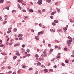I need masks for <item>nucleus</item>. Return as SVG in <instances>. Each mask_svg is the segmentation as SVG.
<instances>
[{"label": "nucleus", "instance_id": "f257e3e1", "mask_svg": "<svg viewBox=\"0 0 74 74\" xmlns=\"http://www.w3.org/2000/svg\"><path fill=\"white\" fill-rule=\"evenodd\" d=\"M66 42H67V44L68 45V46H69L70 44V43L71 42H73V40H68Z\"/></svg>", "mask_w": 74, "mask_h": 74}, {"label": "nucleus", "instance_id": "f03ea898", "mask_svg": "<svg viewBox=\"0 0 74 74\" xmlns=\"http://www.w3.org/2000/svg\"><path fill=\"white\" fill-rule=\"evenodd\" d=\"M16 55H17V56H20V54L19 53V51H16Z\"/></svg>", "mask_w": 74, "mask_h": 74}, {"label": "nucleus", "instance_id": "7ed1b4c3", "mask_svg": "<svg viewBox=\"0 0 74 74\" xmlns=\"http://www.w3.org/2000/svg\"><path fill=\"white\" fill-rule=\"evenodd\" d=\"M10 42L9 44V45H11L12 44V40H11L10 41Z\"/></svg>", "mask_w": 74, "mask_h": 74}, {"label": "nucleus", "instance_id": "20e7f679", "mask_svg": "<svg viewBox=\"0 0 74 74\" xmlns=\"http://www.w3.org/2000/svg\"><path fill=\"white\" fill-rule=\"evenodd\" d=\"M18 8L19 9H20V10H21V9H22V8H21V6H20V5H19V4H18Z\"/></svg>", "mask_w": 74, "mask_h": 74}, {"label": "nucleus", "instance_id": "39448f33", "mask_svg": "<svg viewBox=\"0 0 74 74\" xmlns=\"http://www.w3.org/2000/svg\"><path fill=\"white\" fill-rule=\"evenodd\" d=\"M4 0H0V3H3Z\"/></svg>", "mask_w": 74, "mask_h": 74}, {"label": "nucleus", "instance_id": "423d86ee", "mask_svg": "<svg viewBox=\"0 0 74 74\" xmlns=\"http://www.w3.org/2000/svg\"><path fill=\"white\" fill-rule=\"evenodd\" d=\"M38 36H35V38L36 40H39V38H38Z\"/></svg>", "mask_w": 74, "mask_h": 74}, {"label": "nucleus", "instance_id": "0eeeda50", "mask_svg": "<svg viewBox=\"0 0 74 74\" xmlns=\"http://www.w3.org/2000/svg\"><path fill=\"white\" fill-rule=\"evenodd\" d=\"M22 35L21 34H20L19 35H18V37H22Z\"/></svg>", "mask_w": 74, "mask_h": 74}, {"label": "nucleus", "instance_id": "6e6552de", "mask_svg": "<svg viewBox=\"0 0 74 74\" xmlns=\"http://www.w3.org/2000/svg\"><path fill=\"white\" fill-rule=\"evenodd\" d=\"M56 9L57 10V12H60V9H58V8H56Z\"/></svg>", "mask_w": 74, "mask_h": 74}, {"label": "nucleus", "instance_id": "1a4fd4ad", "mask_svg": "<svg viewBox=\"0 0 74 74\" xmlns=\"http://www.w3.org/2000/svg\"><path fill=\"white\" fill-rule=\"evenodd\" d=\"M47 52V49H45V51L43 52V53L44 54H45L46 53V52Z\"/></svg>", "mask_w": 74, "mask_h": 74}, {"label": "nucleus", "instance_id": "9d476101", "mask_svg": "<svg viewBox=\"0 0 74 74\" xmlns=\"http://www.w3.org/2000/svg\"><path fill=\"white\" fill-rule=\"evenodd\" d=\"M7 74H10V73H12V71H9L8 72H7L6 73Z\"/></svg>", "mask_w": 74, "mask_h": 74}, {"label": "nucleus", "instance_id": "9b49d317", "mask_svg": "<svg viewBox=\"0 0 74 74\" xmlns=\"http://www.w3.org/2000/svg\"><path fill=\"white\" fill-rule=\"evenodd\" d=\"M29 12H33L34 11L32 9H30L29 10Z\"/></svg>", "mask_w": 74, "mask_h": 74}, {"label": "nucleus", "instance_id": "f8f14e48", "mask_svg": "<svg viewBox=\"0 0 74 74\" xmlns=\"http://www.w3.org/2000/svg\"><path fill=\"white\" fill-rule=\"evenodd\" d=\"M46 1L48 2V3H51V0H47Z\"/></svg>", "mask_w": 74, "mask_h": 74}, {"label": "nucleus", "instance_id": "ddd939ff", "mask_svg": "<svg viewBox=\"0 0 74 74\" xmlns=\"http://www.w3.org/2000/svg\"><path fill=\"white\" fill-rule=\"evenodd\" d=\"M37 66H40L41 65V63L40 62H38L37 64Z\"/></svg>", "mask_w": 74, "mask_h": 74}, {"label": "nucleus", "instance_id": "4468645a", "mask_svg": "<svg viewBox=\"0 0 74 74\" xmlns=\"http://www.w3.org/2000/svg\"><path fill=\"white\" fill-rule=\"evenodd\" d=\"M54 22H55V23H58V20L56 21V20H55Z\"/></svg>", "mask_w": 74, "mask_h": 74}, {"label": "nucleus", "instance_id": "2eb2a0df", "mask_svg": "<svg viewBox=\"0 0 74 74\" xmlns=\"http://www.w3.org/2000/svg\"><path fill=\"white\" fill-rule=\"evenodd\" d=\"M35 56L36 58H38L39 56H38V54H36L35 55Z\"/></svg>", "mask_w": 74, "mask_h": 74}, {"label": "nucleus", "instance_id": "dca6fc26", "mask_svg": "<svg viewBox=\"0 0 74 74\" xmlns=\"http://www.w3.org/2000/svg\"><path fill=\"white\" fill-rule=\"evenodd\" d=\"M68 38L69 39H70V40H72L73 38L70 36H68Z\"/></svg>", "mask_w": 74, "mask_h": 74}, {"label": "nucleus", "instance_id": "f3484780", "mask_svg": "<svg viewBox=\"0 0 74 74\" xmlns=\"http://www.w3.org/2000/svg\"><path fill=\"white\" fill-rule=\"evenodd\" d=\"M52 25H53V26H56V23H52Z\"/></svg>", "mask_w": 74, "mask_h": 74}, {"label": "nucleus", "instance_id": "a211bd4d", "mask_svg": "<svg viewBox=\"0 0 74 74\" xmlns=\"http://www.w3.org/2000/svg\"><path fill=\"white\" fill-rule=\"evenodd\" d=\"M1 53L3 55H4V56L6 55V54H5V53Z\"/></svg>", "mask_w": 74, "mask_h": 74}, {"label": "nucleus", "instance_id": "6ab92c4d", "mask_svg": "<svg viewBox=\"0 0 74 74\" xmlns=\"http://www.w3.org/2000/svg\"><path fill=\"white\" fill-rule=\"evenodd\" d=\"M40 33L41 34H42L44 33V31H42L41 32H40Z\"/></svg>", "mask_w": 74, "mask_h": 74}, {"label": "nucleus", "instance_id": "aec40b11", "mask_svg": "<svg viewBox=\"0 0 74 74\" xmlns=\"http://www.w3.org/2000/svg\"><path fill=\"white\" fill-rule=\"evenodd\" d=\"M38 4L40 5V4H42V2H38Z\"/></svg>", "mask_w": 74, "mask_h": 74}, {"label": "nucleus", "instance_id": "412c9836", "mask_svg": "<svg viewBox=\"0 0 74 74\" xmlns=\"http://www.w3.org/2000/svg\"><path fill=\"white\" fill-rule=\"evenodd\" d=\"M4 47V45L3 44L1 45H0V47Z\"/></svg>", "mask_w": 74, "mask_h": 74}, {"label": "nucleus", "instance_id": "4be33fe9", "mask_svg": "<svg viewBox=\"0 0 74 74\" xmlns=\"http://www.w3.org/2000/svg\"><path fill=\"white\" fill-rule=\"evenodd\" d=\"M55 60V58H54L53 59H52L51 60V62H53V61H54Z\"/></svg>", "mask_w": 74, "mask_h": 74}, {"label": "nucleus", "instance_id": "5701e85b", "mask_svg": "<svg viewBox=\"0 0 74 74\" xmlns=\"http://www.w3.org/2000/svg\"><path fill=\"white\" fill-rule=\"evenodd\" d=\"M55 14V12H53L51 14V15H54Z\"/></svg>", "mask_w": 74, "mask_h": 74}, {"label": "nucleus", "instance_id": "b1692460", "mask_svg": "<svg viewBox=\"0 0 74 74\" xmlns=\"http://www.w3.org/2000/svg\"><path fill=\"white\" fill-rule=\"evenodd\" d=\"M55 42H58V43L59 42V41L58 40H55Z\"/></svg>", "mask_w": 74, "mask_h": 74}, {"label": "nucleus", "instance_id": "393cba45", "mask_svg": "<svg viewBox=\"0 0 74 74\" xmlns=\"http://www.w3.org/2000/svg\"><path fill=\"white\" fill-rule=\"evenodd\" d=\"M44 71L46 73H47V72H48V70L47 69H45L44 70Z\"/></svg>", "mask_w": 74, "mask_h": 74}, {"label": "nucleus", "instance_id": "a878e982", "mask_svg": "<svg viewBox=\"0 0 74 74\" xmlns=\"http://www.w3.org/2000/svg\"><path fill=\"white\" fill-rule=\"evenodd\" d=\"M11 29H12V27H10V28H9L8 30H10V31H11Z\"/></svg>", "mask_w": 74, "mask_h": 74}, {"label": "nucleus", "instance_id": "bb28decb", "mask_svg": "<svg viewBox=\"0 0 74 74\" xmlns=\"http://www.w3.org/2000/svg\"><path fill=\"white\" fill-rule=\"evenodd\" d=\"M64 51H67V48H65L64 49Z\"/></svg>", "mask_w": 74, "mask_h": 74}, {"label": "nucleus", "instance_id": "cd10ccee", "mask_svg": "<svg viewBox=\"0 0 74 74\" xmlns=\"http://www.w3.org/2000/svg\"><path fill=\"white\" fill-rule=\"evenodd\" d=\"M61 65L62 66H64V63H62L61 64Z\"/></svg>", "mask_w": 74, "mask_h": 74}, {"label": "nucleus", "instance_id": "c85d7f7f", "mask_svg": "<svg viewBox=\"0 0 74 74\" xmlns=\"http://www.w3.org/2000/svg\"><path fill=\"white\" fill-rule=\"evenodd\" d=\"M22 67L24 69H25V68H26V66H25V65H23L22 66Z\"/></svg>", "mask_w": 74, "mask_h": 74}, {"label": "nucleus", "instance_id": "c756f323", "mask_svg": "<svg viewBox=\"0 0 74 74\" xmlns=\"http://www.w3.org/2000/svg\"><path fill=\"white\" fill-rule=\"evenodd\" d=\"M65 62L66 63H69V61L67 60H66L65 61Z\"/></svg>", "mask_w": 74, "mask_h": 74}, {"label": "nucleus", "instance_id": "7c9ffc66", "mask_svg": "<svg viewBox=\"0 0 74 74\" xmlns=\"http://www.w3.org/2000/svg\"><path fill=\"white\" fill-rule=\"evenodd\" d=\"M22 1V0H18V3H21Z\"/></svg>", "mask_w": 74, "mask_h": 74}, {"label": "nucleus", "instance_id": "2f4dec72", "mask_svg": "<svg viewBox=\"0 0 74 74\" xmlns=\"http://www.w3.org/2000/svg\"><path fill=\"white\" fill-rule=\"evenodd\" d=\"M8 33H11V31L10 30H8V31L7 32Z\"/></svg>", "mask_w": 74, "mask_h": 74}, {"label": "nucleus", "instance_id": "473e14b6", "mask_svg": "<svg viewBox=\"0 0 74 74\" xmlns=\"http://www.w3.org/2000/svg\"><path fill=\"white\" fill-rule=\"evenodd\" d=\"M63 29L64 30L66 31L67 30V28H64Z\"/></svg>", "mask_w": 74, "mask_h": 74}, {"label": "nucleus", "instance_id": "72a5a7b5", "mask_svg": "<svg viewBox=\"0 0 74 74\" xmlns=\"http://www.w3.org/2000/svg\"><path fill=\"white\" fill-rule=\"evenodd\" d=\"M17 45H18V44H16L14 45V47H17Z\"/></svg>", "mask_w": 74, "mask_h": 74}, {"label": "nucleus", "instance_id": "f704fd0d", "mask_svg": "<svg viewBox=\"0 0 74 74\" xmlns=\"http://www.w3.org/2000/svg\"><path fill=\"white\" fill-rule=\"evenodd\" d=\"M11 66H8V69H11Z\"/></svg>", "mask_w": 74, "mask_h": 74}, {"label": "nucleus", "instance_id": "c9c22d12", "mask_svg": "<svg viewBox=\"0 0 74 74\" xmlns=\"http://www.w3.org/2000/svg\"><path fill=\"white\" fill-rule=\"evenodd\" d=\"M32 70H33V68H31L29 69V71Z\"/></svg>", "mask_w": 74, "mask_h": 74}, {"label": "nucleus", "instance_id": "e433bc0d", "mask_svg": "<svg viewBox=\"0 0 74 74\" xmlns=\"http://www.w3.org/2000/svg\"><path fill=\"white\" fill-rule=\"evenodd\" d=\"M14 59H16V57L14 56L13 58Z\"/></svg>", "mask_w": 74, "mask_h": 74}, {"label": "nucleus", "instance_id": "4c0bfd02", "mask_svg": "<svg viewBox=\"0 0 74 74\" xmlns=\"http://www.w3.org/2000/svg\"><path fill=\"white\" fill-rule=\"evenodd\" d=\"M48 46L49 47H50L51 46V45L49 44H48Z\"/></svg>", "mask_w": 74, "mask_h": 74}, {"label": "nucleus", "instance_id": "58836bf2", "mask_svg": "<svg viewBox=\"0 0 74 74\" xmlns=\"http://www.w3.org/2000/svg\"><path fill=\"white\" fill-rule=\"evenodd\" d=\"M22 11L24 12H26V11L25 10H23Z\"/></svg>", "mask_w": 74, "mask_h": 74}, {"label": "nucleus", "instance_id": "ea45409f", "mask_svg": "<svg viewBox=\"0 0 74 74\" xmlns=\"http://www.w3.org/2000/svg\"><path fill=\"white\" fill-rule=\"evenodd\" d=\"M30 56V54H27L26 55L27 56Z\"/></svg>", "mask_w": 74, "mask_h": 74}, {"label": "nucleus", "instance_id": "a19ab883", "mask_svg": "<svg viewBox=\"0 0 74 74\" xmlns=\"http://www.w3.org/2000/svg\"><path fill=\"white\" fill-rule=\"evenodd\" d=\"M7 23V21H5L3 22L4 24H5V23Z\"/></svg>", "mask_w": 74, "mask_h": 74}, {"label": "nucleus", "instance_id": "79ce46f5", "mask_svg": "<svg viewBox=\"0 0 74 74\" xmlns=\"http://www.w3.org/2000/svg\"><path fill=\"white\" fill-rule=\"evenodd\" d=\"M70 21L72 23L73 21V20H72L71 19L70 20Z\"/></svg>", "mask_w": 74, "mask_h": 74}, {"label": "nucleus", "instance_id": "37998d69", "mask_svg": "<svg viewBox=\"0 0 74 74\" xmlns=\"http://www.w3.org/2000/svg\"><path fill=\"white\" fill-rule=\"evenodd\" d=\"M42 12H45V10L43 9L42 10Z\"/></svg>", "mask_w": 74, "mask_h": 74}, {"label": "nucleus", "instance_id": "c03bdc74", "mask_svg": "<svg viewBox=\"0 0 74 74\" xmlns=\"http://www.w3.org/2000/svg\"><path fill=\"white\" fill-rule=\"evenodd\" d=\"M6 9L7 10H9V7H7L6 8Z\"/></svg>", "mask_w": 74, "mask_h": 74}, {"label": "nucleus", "instance_id": "a18cd8bd", "mask_svg": "<svg viewBox=\"0 0 74 74\" xmlns=\"http://www.w3.org/2000/svg\"><path fill=\"white\" fill-rule=\"evenodd\" d=\"M25 45H22V47L23 48H24L25 47Z\"/></svg>", "mask_w": 74, "mask_h": 74}, {"label": "nucleus", "instance_id": "49530a36", "mask_svg": "<svg viewBox=\"0 0 74 74\" xmlns=\"http://www.w3.org/2000/svg\"><path fill=\"white\" fill-rule=\"evenodd\" d=\"M0 19L1 21H3V19H2V18L1 16H0Z\"/></svg>", "mask_w": 74, "mask_h": 74}, {"label": "nucleus", "instance_id": "de8ad7c7", "mask_svg": "<svg viewBox=\"0 0 74 74\" xmlns=\"http://www.w3.org/2000/svg\"><path fill=\"white\" fill-rule=\"evenodd\" d=\"M17 30V29H15L14 30V32H16Z\"/></svg>", "mask_w": 74, "mask_h": 74}, {"label": "nucleus", "instance_id": "09e8293b", "mask_svg": "<svg viewBox=\"0 0 74 74\" xmlns=\"http://www.w3.org/2000/svg\"><path fill=\"white\" fill-rule=\"evenodd\" d=\"M38 71H36L35 73V74H38Z\"/></svg>", "mask_w": 74, "mask_h": 74}, {"label": "nucleus", "instance_id": "8fccbe9b", "mask_svg": "<svg viewBox=\"0 0 74 74\" xmlns=\"http://www.w3.org/2000/svg\"><path fill=\"white\" fill-rule=\"evenodd\" d=\"M53 51V49H51L50 50V52H52V51Z\"/></svg>", "mask_w": 74, "mask_h": 74}, {"label": "nucleus", "instance_id": "3c124183", "mask_svg": "<svg viewBox=\"0 0 74 74\" xmlns=\"http://www.w3.org/2000/svg\"><path fill=\"white\" fill-rule=\"evenodd\" d=\"M58 2H56L55 3V5H58Z\"/></svg>", "mask_w": 74, "mask_h": 74}, {"label": "nucleus", "instance_id": "603ef678", "mask_svg": "<svg viewBox=\"0 0 74 74\" xmlns=\"http://www.w3.org/2000/svg\"><path fill=\"white\" fill-rule=\"evenodd\" d=\"M38 12H39V13H41V11L40 10H38Z\"/></svg>", "mask_w": 74, "mask_h": 74}, {"label": "nucleus", "instance_id": "864d4df0", "mask_svg": "<svg viewBox=\"0 0 74 74\" xmlns=\"http://www.w3.org/2000/svg\"><path fill=\"white\" fill-rule=\"evenodd\" d=\"M55 48H58V46H55Z\"/></svg>", "mask_w": 74, "mask_h": 74}, {"label": "nucleus", "instance_id": "5fc2aeb1", "mask_svg": "<svg viewBox=\"0 0 74 74\" xmlns=\"http://www.w3.org/2000/svg\"><path fill=\"white\" fill-rule=\"evenodd\" d=\"M42 1V0H39L38 2H41Z\"/></svg>", "mask_w": 74, "mask_h": 74}, {"label": "nucleus", "instance_id": "6e6d98bb", "mask_svg": "<svg viewBox=\"0 0 74 74\" xmlns=\"http://www.w3.org/2000/svg\"><path fill=\"white\" fill-rule=\"evenodd\" d=\"M71 57H72L73 58H74V55H71Z\"/></svg>", "mask_w": 74, "mask_h": 74}, {"label": "nucleus", "instance_id": "4d7b16f0", "mask_svg": "<svg viewBox=\"0 0 74 74\" xmlns=\"http://www.w3.org/2000/svg\"><path fill=\"white\" fill-rule=\"evenodd\" d=\"M53 29H51L50 30L51 32H53Z\"/></svg>", "mask_w": 74, "mask_h": 74}, {"label": "nucleus", "instance_id": "13d9d810", "mask_svg": "<svg viewBox=\"0 0 74 74\" xmlns=\"http://www.w3.org/2000/svg\"><path fill=\"white\" fill-rule=\"evenodd\" d=\"M39 60L40 61H41V58H40L39 59Z\"/></svg>", "mask_w": 74, "mask_h": 74}, {"label": "nucleus", "instance_id": "bf43d9fd", "mask_svg": "<svg viewBox=\"0 0 74 74\" xmlns=\"http://www.w3.org/2000/svg\"><path fill=\"white\" fill-rule=\"evenodd\" d=\"M41 67H45V66L42 65L41 66Z\"/></svg>", "mask_w": 74, "mask_h": 74}, {"label": "nucleus", "instance_id": "052dcab7", "mask_svg": "<svg viewBox=\"0 0 74 74\" xmlns=\"http://www.w3.org/2000/svg\"><path fill=\"white\" fill-rule=\"evenodd\" d=\"M57 58H58V59H60V57L59 56H58L57 57Z\"/></svg>", "mask_w": 74, "mask_h": 74}, {"label": "nucleus", "instance_id": "680f3d73", "mask_svg": "<svg viewBox=\"0 0 74 74\" xmlns=\"http://www.w3.org/2000/svg\"><path fill=\"white\" fill-rule=\"evenodd\" d=\"M52 18H53V16H50V18H51V19H53Z\"/></svg>", "mask_w": 74, "mask_h": 74}, {"label": "nucleus", "instance_id": "e2e57ef3", "mask_svg": "<svg viewBox=\"0 0 74 74\" xmlns=\"http://www.w3.org/2000/svg\"><path fill=\"white\" fill-rule=\"evenodd\" d=\"M4 16L5 18H7L8 17V16L7 15H5Z\"/></svg>", "mask_w": 74, "mask_h": 74}, {"label": "nucleus", "instance_id": "0e129e2a", "mask_svg": "<svg viewBox=\"0 0 74 74\" xmlns=\"http://www.w3.org/2000/svg\"><path fill=\"white\" fill-rule=\"evenodd\" d=\"M50 71H53V70L52 69H51L50 70Z\"/></svg>", "mask_w": 74, "mask_h": 74}, {"label": "nucleus", "instance_id": "69168bd1", "mask_svg": "<svg viewBox=\"0 0 74 74\" xmlns=\"http://www.w3.org/2000/svg\"><path fill=\"white\" fill-rule=\"evenodd\" d=\"M43 43H45V40H43Z\"/></svg>", "mask_w": 74, "mask_h": 74}, {"label": "nucleus", "instance_id": "338daca9", "mask_svg": "<svg viewBox=\"0 0 74 74\" xmlns=\"http://www.w3.org/2000/svg\"><path fill=\"white\" fill-rule=\"evenodd\" d=\"M31 32H34V30H33V29H32Z\"/></svg>", "mask_w": 74, "mask_h": 74}, {"label": "nucleus", "instance_id": "774afa93", "mask_svg": "<svg viewBox=\"0 0 74 74\" xmlns=\"http://www.w3.org/2000/svg\"><path fill=\"white\" fill-rule=\"evenodd\" d=\"M12 74H16V73L15 72H14Z\"/></svg>", "mask_w": 74, "mask_h": 74}]
</instances>
